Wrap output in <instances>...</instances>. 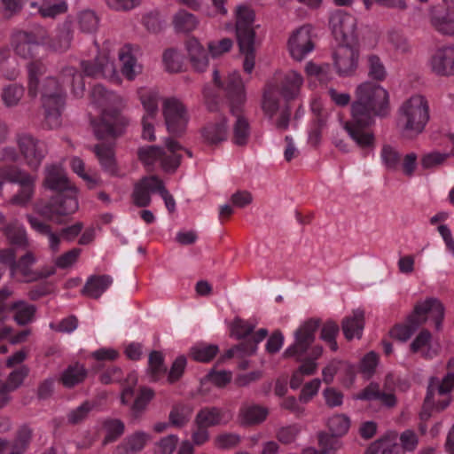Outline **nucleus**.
<instances>
[{"label": "nucleus", "mask_w": 454, "mask_h": 454, "mask_svg": "<svg viewBox=\"0 0 454 454\" xmlns=\"http://www.w3.org/2000/svg\"><path fill=\"white\" fill-rule=\"evenodd\" d=\"M397 450L398 447L393 440L387 437L372 442L364 454H378L380 450H382L381 454H393Z\"/></svg>", "instance_id": "63"}, {"label": "nucleus", "mask_w": 454, "mask_h": 454, "mask_svg": "<svg viewBox=\"0 0 454 454\" xmlns=\"http://www.w3.org/2000/svg\"><path fill=\"white\" fill-rule=\"evenodd\" d=\"M319 445L322 449L321 451L314 448H308L302 451V454H330L331 451L339 450L341 443L333 436L323 435L319 438Z\"/></svg>", "instance_id": "56"}, {"label": "nucleus", "mask_w": 454, "mask_h": 454, "mask_svg": "<svg viewBox=\"0 0 454 454\" xmlns=\"http://www.w3.org/2000/svg\"><path fill=\"white\" fill-rule=\"evenodd\" d=\"M355 101L351 104V116L356 119L385 116L389 110V95L382 86L364 82L355 90Z\"/></svg>", "instance_id": "3"}, {"label": "nucleus", "mask_w": 454, "mask_h": 454, "mask_svg": "<svg viewBox=\"0 0 454 454\" xmlns=\"http://www.w3.org/2000/svg\"><path fill=\"white\" fill-rule=\"evenodd\" d=\"M218 351L219 348L216 345L200 342L191 348L190 356L195 361L207 363L216 356Z\"/></svg>", "instance_id": "43"}, {"label": "nucleus", "mask_w": 454, "mask_h": 454, "mask_svg": "<svg viewBox=\"0 0 454 454\" xmlns=\"http://www.w3.org/2000/svg\"><path fill=\"white\" fill-rule=\"evenodd\" d=\"M27 88L29 95L42 96L45 121L50 129L60 125V113L64 106V91L55 78L46 74V67L41 61L29 62L27 67Z\"/></svg>", "instance_id": "1"}, {"label": "nucleus", "mask_w": 454, "mask_h": 454, "mask_svg": "<svg viewBox=\"0 0 454 454\" xmlns=\"http://www.w3.org/2000/svg\"><path fill=\"white\" fill-rule=\"evenodd\" d=\"M356 400H379L380 403L387 407H393L396 403V398L391 392H381L378 384L371 383L360 393L354 395Z\"/></svg>", "instance_id": "32"}, {"label": "nucleus", "mask_w": 454, "mask_h": 454, "mask_svg": "<svg viewBox=\"0 0 454 454\" xmlns=\"http://www.w3.org/2000/svg\"><path fill=\"white\" fill-rule=\"evenodd\" d=\"M94 152L104 171L113 176L118 174V167L111 147L97 145Z\"/></svg>", "instance_id": "40"}, {"label": "nucleus", "mask_w": 454, "mask_h": 454, "mask_svg": "<svg viewBox=\"0 0 454 454\" xmlns=\"http://www.w3.org/2000/svg\"><path fill=\"white\" fill-rule=\"evenodd\" d=\"M268 334V331L264 328L260 329L256 332L254 336V340H247L239 346H237L234 349L231 350L233 355L238 356H250L254 354L257 349V344L262 341Z\"/></svg>", "instance_id": "46"}, {"label": "nucleus", "mask_w": 454, "mask_h": 454, "mask_svg": "<svg viewBox=\"0 0 454 454\" xmlns=\"http://www.w3.org/2000/svg\"><path fill=\"white\" fill-rule=\"evenodd\" d=\"M372 122L373 120L366 117L359 120L352 116L350 121L343 122L342 128L361 150H372L375 147L374 133L370 129Z\"/></svg>", "instance_id": "14"}, {"label": "nucleus", "mask_w": 454, "mask_h": 454, "mask_svg": "<svg viewBox=\"0 0 454 454\" xmlns=\"http://www.w3.org/2000/svg\"><path fill=\"white\" fill-rule=\"evenodd\" d=\"M16 142L27 166L36 169L47 154L45 143L27 133L19 134Z\"/></svg>", "instance_id": "15"}, {"label": "nucleus", "mask_w": 454, "mask_h": 454, "mask_svg": "<svg viewBox=\"0 0 454 454\" xmlns=\"http://www.w3.org/2000/svg\"><path fill=\"white\" fill-rule=\"evenodd\" d=\"M87 371L81 364L68 366L61 374L60 381L67 387H72L84 380Z\"/></svg>", "instance_id": "41"}, {"label": "nucleus", "mask_w": 454, "mask_h": 454, "mask_svg": "<svg viewBox=\"0 0 454 454\" xmlns=\"http://www.w3.org/2000/svg\"><path fill=\"white\" fill-rule=\"evenodd\" d=\"M454 387V374L449 373L440 383L438 380H430L427 394L425 398L423 411L420 413L422 419H427L430 414L429 409H434L440 411L445 409L450 402L448 393Z\"/></svg>", "instance_id": "10"}, {"label": "nucleus", "mask_w": 454, "mask_h": 454, "mask_svg": "<svg viewBox=\"0 0 454 454\" xmlns=\"http://www.w3.org/2000/svg\"><path fill=\"white\" fill-rule=\"evenodd\" d=\"M387 40L395 50L400 53H409L411 51V44L408 38L397 30L389 31Z\"/></svg>", "instance_id": "59"}, {"label": "nucleus", "mask_w": 454, "mask_h": 454, "mask_svg": "<svg viewBox=\"0 0 454 454\" xmlns=\"http://www.w3.org/2000/svg\"><path fill=\"white\" fill-rule=\"evenodd\" d=\"M178 444L179 437L176 434H168L154 443V454H173Z\"/></svg>", "instance_id": "54"}, {"label": "nucleus", "mask_w": 454, "mask_h": 454, "mask_svg": "<svg viewBox=\"0 0 454 454\" xmlns=\"http://www.w3.org/2000/svg\"><path fill=\"white\" fill-rule=\"evenodd\" d=\"M36 262V257L33 252H27L20 257L13 264L10 272L11 278L18 282H35L48 278L55 273L54 269L34 270L33 266Z\"/></svg>", "instance_id": "13"}, {"label": "nucleus", "mask_w": 454, "mask_h": 454, "mask_svg": "<svg viewBox=\"0 0 454 454\" xmlns=\"http://www.w3.org/2000/svg\"><path fill=\"white\" fill-rule=\"evenodd\" d=\"M429 103L421 94H414L400 106L396 128L402 137L415 138L421 134L429 121Z\"/></svg>", "instance_id": "4"}, {"label": "nucleus", "mask_w": 454, "mask_h": 454, "mask_svg": "<svg viewBox=\"0 0 454 454\" xmlns=\"http://www.w3.org/2000/svg\"><path fill=\"white\" fill-rule=\"evenodd\" d=\"M443 317L442 303L438 299L427 298L416 304L405 325L395 326L390 333L393 338L405 341L426 322L432 321L435 328L439 329Z\"/></svg>", "instance_id": "6"}, {"label": "nucleus", "mask_w": 454, "mask_h": 454, "mask_svg": "<svg viewBox=\"0 0 454 454\" xmlns=\"http://www.w3.org/2000/svg\"><path fill=\"white\" fill-rule=\"evenodd\" d=\"M73 39V33L68 27L61 28L57 35L50 39L46 30L39 28L35 32L20 31L12 36V45L18 55L29 58L38 45H48L55 51H65L69 49Z\"/></svg>", "instance_id": "5"}, {"label": "nucleus", "mask_w": 454, "mask_h": 454, "mask_svg": "<svg viewBox=\"0 0 454 454\" xmlns=\"http://www.w3.org/2000/svg\"><path fill=\"white\" fill-rule=\"evenodd\" d=\"M76 24L81 32L91 34L98 28L99 18L94 11L83 10L77 13Z\"/></svg>", "instance_id": "42"}, {"label": "nucleus", "mask_w": 454, "mask_h": 454, "mask_svg": "<svg viewBox=\"0 0 454 454\" xmlns=\"http://www.w3.org/2000/svg\"><path fill=\"white\" fill-rule=\"evenodd\" d=\"M350 419L343 413L331 416L327 420V427L333 436L339 437L345 435L350 427Z\"/></svg>", "instance_id": "45"}, {"label": "nucleus", "mask_w": 454, "mask_h": 454, "mask_svg": "<svg viewBox=\"0 0 454 454\" xmlns=\"http://www.w3.org/2000/svg\"><path fill=\"white\" fill-rule=\"evenodd\" d=\"M329 25L334 37L342 43H352L355 41L357 20L352 14L337 10L331 14Z\"/></svg>", "instance_id": "16"}, {"label": "nucleus", "mask_w": 454, "mask_h": 454, "mask_svg": "<svg viewBox=\"0 0 454 454\" xmlns=\"http://www.w3.org/2000/svg\"><path fill=\"white\" fill-rule=\"evenodd\" d=\"M145 114L142 117V137L144 139L155 140L154 126L159 113L160 94L153 89L141 88L137 91Z\"/></svg>", "instance_id": "12"}, {"label": "nucleus", "mask_w": 454, "mask_h": 454, "mask_svg": "<svg viewBox=\"0 0 454 454\" xmlns=\"http://www.w3.org/2000/svg\"><path fill=\"white\" fill-rule=\"evenodd\" d=\"M77 193L78 190L74 188L59 194L51 207L44 208L42 214L53 219L54 215H67L75 213L79 207Z\"/></svg>", "instance_id": "22"}, {"label": "nucleus", "mask_w": 454, "mask_h": 454, "mask_svg": "<svg viewBox=\"0 0 454 454\" xmlns=\"http://www.w3.org/2000/svg\"><path fill=\"white\" fill-rule=\"evenodd\" d=\"M103 428L106 432V436L103 442L106 444L115 441L123 434L124 424L119 419H110L104 423Z\"/></svg>", "instance_id": "60"}, {"label": "nucleus", "mask_w": 454, "mask_h": 454, "mask_svg": "<svg viewBox=\"0 0 454 454\" xmlns=\"http://www.w3.org/2000/svg\"><path fill=\"white\" fill-rule=\"evenodd\" d=\"M304 80L301 74L295 70L286 72L281 81L280 93L286 101L296 98L303 85Z\"/></svg>", "instance_id": "29"}, {"label": "nucleus", "mask_w": 454, "mask_h": 454, "mask_svg": "<svg viewBox=\"0 0 454 454\" xmlns=\"http://www.w3.org/2000/svg\"><path fill=\"white\" fill-rule=\"evenodd\" d=\"M162 62L165 69L169 73H177L183 67L182 55L174 49H168L163 52Z\"/></svg>", "instance_id": "53"}, {"label": "nucleus", "mask_w": 454, "mask_h": 454, "mask_svg": "<svg viewBox=\"0 0 454 454\" xmlns=\"http://www.w3.org/2000/svg\"><path fill=\"white\" fill-rule=\"evenodd\" d=\"M235 16L236 36L243 57V69L247 74H251L255 65L254 14L248 6L239 5Z\"/></svg>", "instance_id": "7"}, {"label": "nucleus", "mask_w": 454, "mask_h": 454, "mask_svg": "<svg viewBox=\"0 0 454 454\" xmlns=\"http://www.w3.org/2000/svg\"><path fill=\"white\" fill-rule=\"evenodd\" d=\"M162 114L168 131L180 136L186 130L190 114L186 106L177 98H167L162 101Z\"/></svg>", "instance_id": "11"}, {"label": "nucleus", "mask_w": 454, "mask_h": 454, "mask_svg": "<svg viewBox=\"0 0 454 454\" xmlns=\"http://www.w3.org/2000/svg\"><path fill=\"white\" fill-rule=\"evenodd\" d=\"M380 158L383 165L388 170L395 171L400 166L401 155L395 147L389 145H383L380 152Z\"/></svg>", "instance_id": "51"}, {"label": "nucleus", "mask_w": 454, "mask_h": 454, "mask_svg": "<svg viewBox=\"0 0 454 454\" xmlns=\"http://www.w3.org/2000/svg\"><path fill=\"white\" fill-rule=\"evenodd\" d=\"M430 23L440 34L454 35V12H439L435 8L430 10Z\"/></svg>", "instance_id": "33"}, {"label": "nucleus", "mask_w": 454, "mask_h": 454, "mask_svg": "<svg viewBox=\"0 0 454 454\" xmlns=\"http://www.w3.org/2000/svg\"><path fill=\"white\" fill-rule=\"evenodd\" d=\"M62 75L65 82L71 83L74 95L75 97L82 96L85 84L82 74L77 73L73 67H67L63 70Z\"/></svg>", "instance_id": "52"}, {"label": "nucleus", "mask_w": 454, "mask_h": 454, "mask_svg": "<svg viewBox=\"0 0 454 454\" xmlns=\"http://www.w3.org/2000/svg\"><path fill=\"white\" fill-rule=\"evenodd\" d=\"M411 348L415 353H420L425 358H432L436 356L438 348L431 342V334L427 331H422L411 344Z\"/></svg>", "instance_id": "39"}, {"label": "nucleus", "mask_w": 454, "mask_h": 454, "mask_svg": "<svg viewBox=\"0 0 454 454\" xmlns=\"http://www.w3.org/2000/svg\"><path fill=\"white\" fill-rule=\"evenodd\" d=\"M160 179L155 176H145L139 180L132 192L133 203L140 207H145L151 203V193L158 192Z\"/></svg>", "instance_id": "24"}, {"label": "nucleus", "mask_w": 454, "mask_h": 454, "mask_svg": "<svg viewBox=\"0 0 454 454\" xmlns=\"http://www.w3.org/2000/svg\"><path fill=\"white\" fill-rule=\"evenodd\" d=\"M185 49L192 67L198 72H204L209 64L207 50L195 37L189 38L185 43Z\"/></svg>", "instance_id": "27"}, {"label": "nucleus", "mask_w": 454, "mask_h": 454, "mask_svg": "<svg viewBox=\"0 0 454 454\" xmlns=\"http://www.w3.org/2000/svg\"><path fill=\"white\" fill-rule=\"evenodd\" d=\"M14 321L20 325H27L35 319L36 308L25 301H17L10 306Z\"/></svg>", "instance_id": "37"}, {"label": "nucleus", "mask_w": 454, "mask_h": 454, "mask_svg": "<svg viewBox=\"0 0 454 454\" xmlns=\"http://www.w3.org/2000/svg\"><path fill=\"white\" fill-rule=\"evenodd\" d=\"M313 50L310 26H301L292 33L288 40V51L294 59L301 61Z\"/></svg>", "instance_id": "19"}, {"label": "nucleus", "mask_w": 454, "mask_h": 454, "mask_svg": "<svg viewBox=\"0 0 454 454\" xmlns=\"http://www.w3.org/2000/svg\"><path fill=\"white\" fill-rule=\"evenodd\" d=\"M269 414L268 409L260 405H244L240 408L239 419L241 425L253 426L262 423Z\"/></svg>", "instance_id": "35"}, {"label": "nucleus", "mask_w": 454, "mask_h": 454, "mask_svg": "<svg viewBox=\"0 0 454 454\" xmlns=\"http://www.w3.org/2000/svg\"><path fill=\"white\" fill-rule=\"evenodd\" d=\"M154 393L148 387L140 389L139 395L135 399L131 410L132 412L137 416L142 413L147 407L150 401L153 398Z\"/></svg>", "instance_id": "64"}, {"label": "nucleus", "mask_w": 454, "mask_h": 454, "mask_svg": "<svg viewBox=\"0 0 454 454\" xmlns=\"http://www.w3.org/2000/svg\"><path fill=\"white\" fill-rule=\"evenodd\" d=\"M30 5L32 8H36L43 18L54 19L67 11V4L64 0H43L41 4L32 2Z\"/></svg>", "instance_id": "38"}, {"label": "nucleus", "mask_w": 454, "mask_h": 454, "mask_svg": "<svg viewBox=\"0 0 454 454\" xmlns=\"http://www.w3.org/2000/svg\"><path fill=\"white\" fill-rule=\"evenodd\" d=\"M23 95V86L19 84H10L3 89L1 97L6 106H14L19 104Z\"/></svg>", "instance_id": "55"}, {"label": "nucleus", "mask_w": 454, "mask_h": 454, "mask_svg": "<svg viewBox=\"0 0 454 454\" xmlns=\"http://www.w3.org/2000/svg\"><path fill=\"white\" fill-rule=\"evenodd\" d=\"M231 419L232 414L228 410L217 407H206L198 412L195 422L197 426L209 427L226 425Z\"/></svg>", "instance_id": "25"}, {"label": "nucleus", "mask_w": 454, "mask_h": 454, "mask_svg": "<svg viewBox=\"0 0 454 454\" xmlns=\"http://www.w3.org/2000/svg\"><path fill=\"white\" fill-rule=\"evenodd\" d=\"M3 232L11 244L20 247L28 246L27 233L21 224L18 223H11L3 228Z\"/></svg>", "instance_id": "44"}, {"label": "nucleus", "mask_w": 454, "mask_h": 454, "mask_svg": "<svg viewBox=\"0 0 454 454\" xmlns=\"http://www.w3.org/2000/svg\"><path fill=\"white\" fill-rule=\"evenodd\" d=\"M229 128L225 118L208 123L202 131V136L207 143L217 144L224 141L228 137Z\"/></svg>", "instance_id": "36"}, {"label": "nucleus", "mask_w": 454, "mask_h": 454, "mask_svg": "<svg viewBox=\"0 0 454 454\" xmlns=\"http://www.w3.org/2000/svg\"><path fill=\"white\" fill-rule=\"evenodd\" d=\"M213 79L218 87L223 88L228 93L231 100V111L236 115L232 140L235 145H244L247 143L250 136L248 121L239 115L240 107L246 101L245 82L238 72L231 73L225 82H222L219 74L215 70L214 71Z\"/></svg>", "instance_id": "2"}, {"label": "nucleus", "mask_w": 454, "mask_h": 454, "mask_svg": "<svg viewBox=\"0 0 454 454\" xmlns=\"http://www.w3.org/2000/svg\"><path fill=\"white\" fill-rule=\"evenodd\" d=\"M241 442V436L235 433H223L215 436L214 444L220 450H229L237 447Z\"/></svg>", "instance_id": "62"}, {"label": "nucleus", "mask_w": 454, "mask_h": 454, "mask_svg": "<svg viewBox=\"0 0 454 454\" xmlns=\"http://www.w3.org/2000/svg\"><path fill=\"white\" fill-rule=\"evenodd\" d=\"M317 327L318 322L314 319H309L301 323L294 332V342L285 350L284 356L300 358L303 356L314 341Z\"/></svg>", "instance_id": "17"}, {"label": "nucleus", "mask_w": 454, "mask_h": 454, "mask_svg": "<svg viewBox=\"0 0 454 454\" xmlns=\"http://www.w3.org/2000/svg\"><path fill=\"white\" fill-rule=\"evenodd\" d=\"M192 413V409L190 406L182 404L176 405L169 413V422L173 427H182L190 420Z\"/></svg>", "instance_id": "50"}, {"label": "nucleus", "mask_w": 454, "mask_h": 454, "mask_svg": "<svg viewBox=\"0 0 454 454\" xmlns=\"http://www.w3.org/2000/svg\"><path fill=\"white\" fill-rule=\"evenodd\" d=\"M168 152H164L158 146H145L138 150L139 160L145 166H153L156 162H160L161 168L165 171H174L180 164V152L183 147L180 144L172 139L165 140Z\"/></svg>", "instance_id": "9"}, {"label": "nucleus", "mask_w": 454, "mask_h": 454, "mask_svg": "<svg viewBox=\"0 0 454 454\" xmlns=\"http://www.w3.org/2000/svg\"><path fill=\"white\" fill-rule=\"evenodd\" d=\"M91 103L102 108L101 121L104 125V130L101 133L99 129H96V133L99 137L105 134H115V121L118 119L117 113L124 106L123 98L113 92L106 90L102 85H95L90 92Z\"/></svg>", "instance_id": "8"}, {"label": "nucleus", "mask_w": 454, "mask_h": 454, "mask_svg": "<svg viewBox=\"0 0 454 454\" xmlns=\"http://www.w3.org/2000/svg\"><path fill=\"white\" fill-rule=\"evenodd\" d=\"M449 154L437 151L424 153L420 159L421 167L424 169H434L442 165Z\"/></svg>", "instance_id": "58"}, {"label": "nucleus", "mask_w": 454, "mask_h": 454, "mask_svg": "<svg viewBox=\"0 0 454 454\" xmlns=\"http://www.w3.org/2000/svg\"><path fill=\"white\" fill-rule=\"evenodd\" d=\"M70 166L73 171L86 182L90 189H93L100 184V178L97 174L85 171L84 162L81 159L74 157L70 161Z\"/></svg>", "instance_id": "48"}, {"label": "nucleus", "mask_w": 454, "mask_h": 454, "mask_svg": "<svg viewBox=\"0 0 454 454\" xmlns=\"http://www.w3.org/2000/svg\"><path fill=\"white\" fill-rule=\"evenodd\" d=\"M359 52L351 43L340 44L334 52V65L340 75H351L358 66Z\"/></svg>", "instance_id": "21"}, {"label": "nucleus", "mask_w": 454, "mask_h": 454, "mask_svg": "<svg viewBox=\"0 0 454 454\" xmlns=\"http://www.w3.org/2000/svg\"><path fill=\"white\" fill-rule=\"evenodd\" d=\"M27 373V367L21 366L19 369L12 371L8 376L5 383L1 384V386L4 387L5 391L10 395L12 391L17 389L23 383Z\"/></svg>", "instance_id": "57"}, {"label": "nucleus", "mask_w": 454, "mask_h": 454, "mask_svg": "<svg viewBox=\"0 0 454 454\" xmlns=\"http://www.w3.org/2000/svg\"><path fill=\"white\" fill-rule=\"evenodd\" d=\"M342 331L348 340L361 338L364 325V312L357 309L342 321Z\"/></svg>", "instance_id": "31"}, {"label": "nucleus", "mask_w": 454, "mask_h": 454, "mask_svg": "<svg viewBox=\"0 0 454 454\" xmlns=\"http://www.w3.org/2000/svg\"><path fill=\"white\" fill-rule=\"evenodd\" d=\"M279 94V88L275 83H268L263 90L262 109L270 119L277 116L278 112L283 110L278 98Z\"/></svg>", "instance_id": "30"}, {"label": "nucleus", "mask_w": 454, "mask_h": 454, "mask_svg": "<svg viewBox=\"0 0 454 454\" xmlns=\"http://www.w3.org/2000/svg\"><path fill=\"white\" fill-rule=\"evenodd\" d=\"M173 23L175 28L180 32H191L199 25L197 18L184 10L179 11L174 16Z\"/></svg>", "instance_id": "47"}, {"label": "nucleus", "mask_w": 454, "mask_h": 454, "mask_svg": "<svg viewBox=\"0 0 454 454\" xmlns=\"http://www.w3.org/2000/svg\"><path fill=\"white\" fill-rule=\"evenodd\" d=\"M113 284V278L109 275H94L88 278L82 293L90 297L97 299L102 295Z\"/></svg>", "instance_id": "34"}, {"label": "nucleus", "mask_w": 454, "mask_h": 454, "mask_svg": "<svg viewBox=\"0 0 454 454\" xmlns=\"http://www.w3.org/2000/svg\"><path fill=\"white\" fill-rule=\"evenodd\" d=\"M430 70L439 76L454 74V46L445 45L437 48L428 59Z\"/></svg>", "instance_id": "20"}, {"label": "nucleus", "mask_w": 454, "mask_h": 454, "mask_svg": "<svg viewBox=\"0 0 454 454\" xmlns=\"http://www.w3.org/2000/svg\"><path fill=\"white\" fill-rule=\"evenodd\" d=\"M44 186L60 193L76 188L68 180L63 168L59 165L47 166L45 169Z\"/></svg>", "instance_id": "26"}, {"label": "nucleus", "mask_w": 454, "mask_h": 454, "mask_svg": "<svg viewBox=\"0 0 454 454\" xmlns=\"http://www.w3.org/2000/svg\"><path fill=\"white\" fill-rule=\"evenodd\" d=\"M152 435L143 430H137L129 434L118 446L116 454H137L151 442Z\"/></svg>", "instance_id": "28"}, {"label": "nucleus", "mask_w": 454, "mask_h": 454, "mask_svg": "<svg viewBox=\"0 0 454 454\" xmlns=\"http://www.w3.org/2000/svg\"><path fill=\"white\" fill-rule=\"evenodd\" d=\"M140 55V47L129 43L121 47L118 51L121 72L129 81H134L143 72L144 67L138 61Z\"/></svg>", "instance_id": "18"}, {"label": "nucleus", "mask_w": 454, "mask_h": 454, "mask_svg": "<svg viewBox=\"0 0 454 454\" xmlns=\"http://www.w3.org/2000/svg\"><path fill=\"white\" fill-rule=\"evenodd\" d=\"M368 74L374 80L382 81L387 76V71L381 59L376 55L367 58Z\"/></svg>", "instance_id": "61"}, {"label": "nucleus", "mask_w": 454, "mask_h": 454, "mask_svg": "<svg viewBox=\"0 0 454 454\" xmlns=\"http://www.w3.org/2000/svg\"><path fill=\"white\" fill-rule=\"evenodd\" d=\"M166 367L163 363V355L158 351H153L149 355L147 373L152 380H158L165 373Z\"/></svg>", "instance_id": "49"}, {"label": "nucleus", "mask_w": 454, "mask_h": 454, "mask_svg": "<svg viewBox=\"0 0 454 454\" xmlns=\"http://www.w3.org/2000/svg\"><path fill=\"white\" fill-rule=\"evenodd\" d=\"M82 67L87 76L118 79L114 61L106 54H100L96 59L95 64L82 61Z\"/></svg>", "instance_id": "23"}]
</instances>
